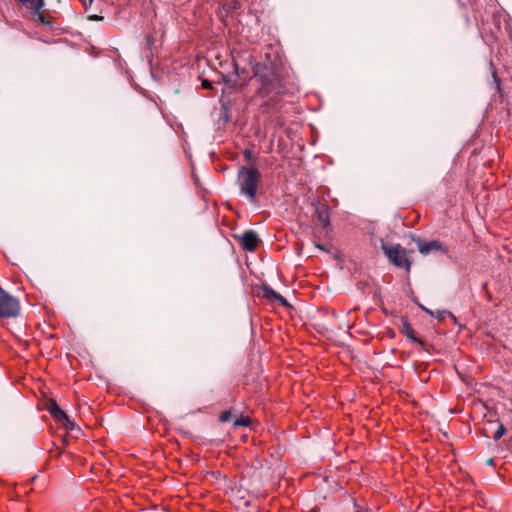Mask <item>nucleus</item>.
<instances>
[{"label":"nucleus","mask_w":512,"mask_h":512,"mask_svg":"<svg viewBox=\"0 0 512 512\" xmlns=\"http://www.w3.org/2000/svg\"><path fill=\"white\" fill-rule=\"evenodd\" d=\"M253 70L254 77L259 83L258 95L266 97L270 94H279L281 92L283 83L277 63L270 60L258 62Z\"/></svg>","instance_id":"f257e3e1"},{"label":"nucleus","mask_w":512,"mask_h":512,"mask_svg":"<svg viewBox=\"0 0 512 512\" xmlns=\"http://www.w3.org/2000/svg\"><path fill=\"white\" fill-rule=\"evenodd\" d=\"M261 180V173L256 167L242 166L237 174V185L239 192L250 203L257 200V192Z\"/></svg>","instance_id":"f03ea898"},{"label":"nucleus","mask_w":512,"mask_h":512,"mask_svg":"<svg viewBox=\"0 0 512 512\" xmlns=\"http://www.w3.org/2000/svg\"><path fill=\"white\" fill-rule=\"evenodd\" d=\"M381 248L395 266L403 268L407 272L410 271L411 261L408 258L407 251L400 244L390 245L382 241Z\"/></svg>","instance_id":"7ed1b4c3"},{"label":"nucleus","mask_w":512,"mask_h":512,"mask_svg":"<svg viewBox=\"0 0 512 512\" xmlns=\"http://www.w3.org/2000/svg\"><path fill=\"white\" fill-rule=\"evenodd\" d=\"M19 312V301L0 287V318H14Z\"/></svg>","instance_id":"20e7f679"},{"label":"nucleus","mask_w":512,"mask_h":512,"mask_svg":"<svg viewBox=\"0 0 512 512\" xmlns=\"http://www.w3.org/2000/svg\"><path fill=\"white\" fill-rule=\"evenodd\" d=\"M46 409L54 420L60 422L67 431H74L76 428L79 430L75 422L69 418L55 400H50L46 405Z\"/></svg>","instance_id":"39448f33"},{"label":"nucleus","mask_w":512,"mask_h":512,"mask_svg":"<svg viewBox=\"0 0 512 512\" xmlns=\"http://www.w3.org/2000/svg\"><path fill=\"white\" fill-rule=\"evenodd\" d=\"M418 250L423 255H428L432 252H439L442 254H446L448 252V248L439 240L432 241H424L421 239L417 240Z\"/></svg>","instance_id":"423d86ee"},{"label":"nucleus","mask_w":512,"mask_h":512,"mask_svg":"<svg viewBox=\"0 0 512 512\" xmlns=\"http://www.w3.org/2000/svg\"><path fill=\"white\" fill-rule=\"evenodd\" d=\"M259 243V238L254 231H245L241 237V245L243 249L253 251Z\"/></svg>","instance_id":"0eeeda50"},{"label":"nucleus","mask_w":512,"mask_h":512,"mask_svg":"<svg viewBox=\"0 0 512 512\" xmlns=\"http://www.w3.org/2000/svg\"><path fill=\"white\" fill-rule=\"evenodd\" d=\"M232 65H233V72L222 76L224 83L230 88L235 87L238 84V80H239L238 64L235 61H233Z\"/></svg>","instance_id":"6e6552de"},{"label":"nucleus","mask_w":512,"mask_h":512,"mask_svg":"<svg viewBox=\"0 0 512 512\" xmlns=\"http://www.w3.org/2000/svg\"><path fill=\"white\" fill-rule=\"evenodd\" d=\"M401 332L411 341L422 344V341L415 336L414 330L407 320L403 321Z\"/></svg>","instance_id":"1a4fd4ad"},{"label":"nucleus","mask_w":512,"mask_h":512,"mask_svg":"<svg viewBox=\"0 0 512 512\" xmlns=\"http://www.w3.org/2000/svg\"><path fill=\"white\" fill-rule=\"evenodd\" d=\"M317 219L325 228L330 225L329 213L326 207L317 209Z\"/></svg>","instance_id":"9d476101"},{"label":"nucleus","mask_w":512,"mask_h":512,"mask_svg":"<svg viewBox=\"0 0 512 512\" xmlns=\"http://www.w3.org/2000/svg\"><path fill=\"white\" fill-rule=\"evenodd\" d=\"M265 295L269 299L277 301L279 304H281L284 307L289 306L287 300L282 295H280L279 293H277L276 291H274L272 289L266 290Z\"/></svg>","instance_id":"9b49d317"},{"label":"nucleus","mask_w":512,"mask_h":512,"mask_svg":"<svg viewBox=\"0 0 512 512\" xmlns=\"http://www.w3.org/2000/svg\"><path fill=\"white\" fill-rule=\"evenodd\" d=\"M21 4L29 6L36 12L40 11L44 6V0H18Z\"/></svg>","instance_id":"f8f14e48"},{"label":"nucleus","mask_w":512,"mask_h":512,"mask_svg":"<svg viewBox=\"0 0 512 512\" xmlns=\"http://www.w3.org/2000/svg\"><path fill=\"white\" fill-rule=\"evenodd\" d=\"M251 423V419L247 416H240L239 418H237L234 423H233V427L234 428H239V427H247L249 426V424Z\"/></svg>","instance_id":"ddd939ff"},{"label":"nucleus","mask_w":512,"mask_h":512,"mask_svg":"<svg viewBox=\"0 0 512 512\" xmlns=\"http://www.w3.org/2000/svg\"><path fill=\"white\" fill-rule=\"evenodd\" d=\"M230 418H231V411H229V410L223 411L219 415V421L222 422V423H225V422L229 421Z\"/></svg>","instance_id":"4468645a"},{"label":"nucleus","mask_w":512,"mask_h":512,"mask_svg":"<svg viewBox=\"0 0 512 512\" xmlns=\"http://www.w3.org/2000/svg\"><path fill=\"white\" fill-rule=\"evenodd\" d=\"M504 433H505V428L502 424H500L498 426V429L495 431L493 437H494V439L498 440L504 435Z\"/></svg>","instance_id":"2eb2a0df"},{"label":"nucleus","mask_w":512,"mask_h":512,"mask_svg":"<svg viewBox=\"0 0 512 512\" xmlns=\"http://www.w3.org/2000/svg\"><path fill=\"white\" fill-rule=\"evenodd\" d=\"M33 13L38 16V19L41 23L49 24V21L46 20L45 16L40 11L36 12L35 10H33Z\"/></svg>","instance_id":"dca6fc26"},{"label":"nucleus","mask_w":512,"mask_h":512,"mask_svg":"<svg viewBox=\"0 0 512 512\" xmlns=\"http://www.w3.org/2000/svg\"><path fill=\"white\" fill-rule=\"evenodd\" d=\"M459 2L462 3V5H470L473 6L477 3V0H459Z\"/></svg>","instance_id":"f3484780"},{"label":"nucleus","mask_w":512,"mask_h":512,"mask_svg":"<svg viewBox=\"0 0 512 512\" xmlns=\"http://www.w3.org/2000/svg\"><path fill=\"white\" fill-rule=\"evenodd\" d=\"M146 42H147L148 46H151L154 42L153 36H151V35L146 36Z\"/></svg>","instance_id":"a211bd4d"},{"label":"nucleus","mask_w":512,"mask_h":512,"mask_svg":"<svg viewBox=\"0 0 512 512\" xmlns=\"http://www.w3.org/2000/svg\"><path fill=\"white\" fill-rule=\"evenodd\" d=\"M244 155H245L246 159H250L252 154H251V152L249 150H246L244 152Z\"/></svg>","instance_id":"6ab92c4d"},{"label":"nucleus","mask_w":512,"mask_h":512,"mask_svg":"<svg viewBox=\"0 0 512 512\" xmlns=\"http://www.w3.org/2000/svg\"><path fill=\"white\" fill-rule=\"evenodd\" d=\"M202 85L204 88H210V83L207 80H204Z\"/></svg>","instance_id":"aec40b11"},{"label":"nucleus","mask_w":512,"mask_h":512,"mask_svg":"<svg viewBox=\"0 0 512 512\" xmlns=\"http://www.w3.org/2000/svg\"><path fill=\"white\" fill-rule=\"evenodd\" d=\"M317 247L321 250H324V248L321 245H317Z\"/></svg>","instance_id":"412c9836"},{"label":"nucleus","mask_w":512,"mask_h":512,"mask_svg":"<svg viewBox=\"0 0 512 512\" xmlns=\"http://www.w3.org/2000/svg\"><path fill=\"white\" fill-rule=\"evenodd\" d=\"M93 0H89V3L91 4Z\"/></svg>","instance_id":"4be33fe9"}]
</instances>
